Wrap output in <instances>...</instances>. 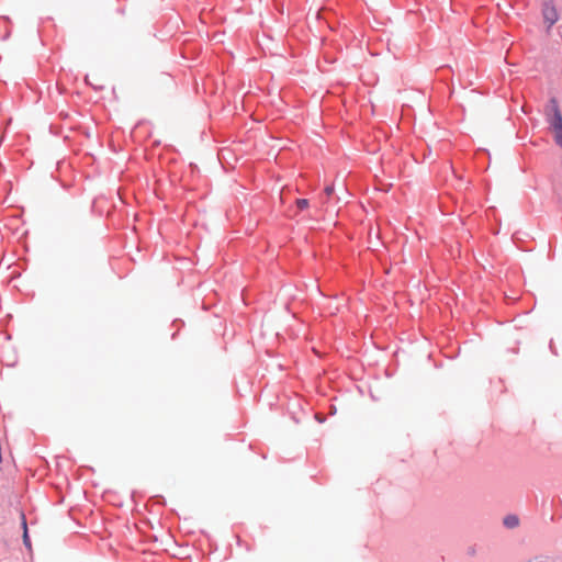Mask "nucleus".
Returning a JSON list of instances; mask_svg holds the SVG:
<instances>
[{
  "label": "nucleus",
  "instance_id": "obj_1",
  "mask_svg": "<svg viewBox=\"0 0 562 562\" xmlns=\"http://www.w3.org/2000/svg\"><path fill=\"white\" fill-rule=\"evenodd\" d=\"M541 13L548 29H551V26L559 20V13L553 3V0H544L542 2Z\"/></svg>",
  "mask_w": 562,
  "mask_h": 562
},
{
  "label": "nucleus",
  "instance_id": "obj_2",
  "mask_svg": "<svg viewBox=\"0 0 562 562\" xmlns=\"http://www.w3.org/2000/svg\"><path fill=\"white\" fill-rule=\"evenodd\" d=\"M553 114L550 120L551 128L557 144L562 147V115L555 102L552 104Z\"/></svg>",
  "mask_w": 562,
  "mask_h": 562
},
{
  "label": "nucleus",
  "instance_id": "obj_3",
  "mask_svg": "<svg viewBox=\"0 0 562 562\" xmlns=\"http://www.w3.org/2000/svg\"><path fill=\"white\" fill-rule=\"evenodd\" d=\"M503 524L506 528L513 529L519 525V518L516 515H507L503 519Z\"/></svg>",
  "mask_w": 562,
  "mask_h": 562
},
{
  "label": "nucleus",
  "instance_id": "obj_4",
  "mask_svg": "<svg viewBox=\"0 0 562 562\" xmlns=\"http://www.w3.org/2000/svg\"><path fill=\"white\" fill-rule=\"evenodd\" d=\"M23 529H24V532H23V542L24 544L27 547V548H31V542H30V538H29V535H27V527H26V520L25 518L23 517Z\"/></svg>",
  "mask_w": 562,
  "mask_h": 562
},
{
  "label": "nucleus",
  "instance_id": "obj_5",
  "mask_svg": "<svg viewBox=\"0 0 562 562\" xmlns=\"http://www.w3.org/2000/svg\"><path fill=\"white\" fill-rule=\"evenodd\" d=\"M296 206L300 210H305L308 207V200L306 199H299L296 200Z\"/></svg>",
  "mask_w": 562,
  "mask_h": 562
},
{
  "label": "nucleus",
  "instance_id": "obj_6",
  "mask_svg": "<svg viewBox=\"0 0 562 562\" xmlns=\"http://www.w3.org/2000/svg\"><path fill=\"white\" fill-rule=\"evenodd\" d=\"M333 192H334V187H333V186H327V187L325 188V193H326L328 196H329V195H331V194H333Z\"/></svg>",
  "mask_w": 562,
  "mask_h": 562
}]
</instances>
